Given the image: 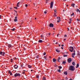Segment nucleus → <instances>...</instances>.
<instances>
[{"label":"nucleus","instance_id":"f257e3e1","mask_svg":"<svg viewBox=\"0 0 80 80\" xmlns=\"http://www.w3.org/2000/svg\"><path fill=\"white\" fill-rule=\"evenodd\" d=\"M69 70H71V71H74L75 68V67L73 66H71L69 68Z\"/></svg>","mask_w":80,"mask_h":80},{"label":"nucleus","instance_id":"f03ea898","mask_svg":"<svg viewBox=\"0 0 80 80\" xmlns=\"http://www.w3.org/2000/svg\"><path fill=\"white\" fill-rule=\"evenodd\" d=\"M70 48L69 51H70L71 52H72L73 50V48L72 47H70Z\"/></svg>","mask_w":80,"mask_h":80},{"label":"nucleus","instance_id":"7ed1b4c3","mask_svg":"<svg viewBox=\"0 0 80 80\" xmlns=\"http://www.w3.org/2000/svg\"><path fill=\"white\" fill-rule=\"evenodd\" d=\"M5 54V52H2V51L0 52V55H2L3 56H4Z\"/></svg>","mask_w":80,"mask_h":80},{"label":"nucleus","instance_id":"20e7f679","mask_svg":"<svg viewBox=\"0 0 80 80\" xmlns=\"http://www.w3.org/2000/svg\"><path fill=\"white\" fill-rule=\"evenodd\" d=\"M14 76L15 77H19L20 76V74L16 73L14 75Z\"/></svg>","mask_w":80,"mask_h":80},{"label":"nucleus","instance_id":"39448f33","mask_svg":"<svg viewBox=\"0 0 80 80\" xmlns=\"http://www.w3.org/2000/svg\"><path fill=\"white\" fill-rule=\"evenodd\" d=\"M53 1H52L51 3V5L50 7V8H53Z\"/></svg>","mask_w":80,"mask_h":80},{"label":"nucleus","instance_id":"423d86ee","mask_svg":"<svg viewBox=\"0 0 80 80\" xmlns=\"http://www.w3.org/2000/svg\"><path fill=\"white\" fill-rule=\"evenodd\" d=\"M68 63H70L72 62V58H69L68 60Z\"/></svg>","mask_w":80,"mask_h":80},{"label":"nucleus","instance_id":"0eeeda50","mask_svg":"<svg viewBox=\"0 0 80 80\" xmlns=\"http://www.w3.org/2000/svg\"><path fill=\"white\" fill-rule=\"evenodd\" d=\"M50 27H53V24L52 23H51L49 24Z\"/></svg>","mask_w":80,"mask_h":80},{"label":"nucleus","instance_id":"6e6552de","mask_svg":"<svg viewBox=\"0 0 80 80\" xmlns=\"http://www.w3.org/2000/svg\"><path fill=\"white\" fill-rule=\"evenodd\" d=\"M57 18L58 20L57 22L58 23L60 22V17H57Z\"/></svg>","mask_w":80,"mask_h":80},{"label":"nucleus","instance_id":"1a4fd4ad","mask_svg":"<svg viewBox=\"0 0 80 80\" xmlns=\"http://www.w3.org/2000/svg\"><path fill=\"white\" fill-rule=\"evenodd\" d=\"M14 68L15 69H17L18 68V66H17V65H16V64H15L14 65Z\"/></svg>","mask_w":80,"mask_h":80},{"label":"nucleus","instance_id":"9d476101","mask_svg":"<svg viewBox=\"0 0 80 80\" xmlns=\"http://www.w3.org/2000/svg\"><path fill=\"white\" fill-rule=\"evenodd\" d=\"M15 19H14V22H17V17H15Z\"/></svg>","mask_w":80,"mask_h":80},{"label":"nucleus","instance_id":"9b49d317","mask_svg":"<svg viewBox=\"0 0 80 80\" xmlns=\"http://www.w3.org/2000/svg\"><path fill=\"white\" fill-rule=\"evenodd\" d=\"M60 59H61L60 57H58V58L57 60L58 61V62H60Z\"/></svg>","mask_w":80,"mask_h":80},{"label":"nucleus","instance_id":"f8f14e48","mask_svg":"<svg viewBox=\"0 0 80 80\" xmlns=\"http://www.w3.org/2000/svg\"><path fill=\"white\" fill-rule=\"evenodd\" d=\"M56 52H58V53H59V52H60V50H59L58 49H56Z\"/></svg>","mask_w":80,"mask_h":80},{"label":"nucleus","instance_id":"ddd939ff","mask_svg":"<svg viewBox=\"0 0 80 80\" xmlns=\"http://www.w3.org/2000/svg\"><path fill=\"white\" fill-rule=\"evenodd\" d=\"M57 61V60L55 59V58H53V62H56Z\"/></svg>","mask_w":80,"mask_h":80},{"label":"nucleus","instance_id":"4468645a","mask_svg":"<svg viewBox=\"0 0 80 80\" xmlns=\"http://www.w3.org/2000/svg\"><path fill=\"white\" fill-rule=\"evenodd\" d=\"M38 42L39 43H42V42H43V41H42V40H40L38 41Z\"/></svg>","mask_w":80,"mask_h":80},{"label":"nucleus","instance_id":"2eb2a0df","mask_svg":"<svg viewBox=\"0 0 80 80\" xmlns=\"http://www.w3.org/2000/svg\"><path fill=\"white\" fill-rule=\"evenodd\" d=\"M78 67H79V64L78 63H77V67H76V68H77Z\"/></svg>","mask_w":80,"mask_h":80},{"label":"nucleus","instance_id":"dca6fc26","mask_svg":"<svg viewBox=\"0 0 80 80\" xmlns=\"http://www.w3.org/2000/svg\"><path fill=\"white\" fill-rule=\"evenodd\" d=\"M64 73L65 75H67V74H68V73H67V72H66V71L64 72Z\"/></svg>","mask_w":80,"mask_h":80},{"label":"nucleus","instance_id":"f3484780","mask_svg":"<svg viewBox=\"0 0 80 80\" xmlns=\"http://www.w3.org/2000/svg\"><path fill=\"white\" fill-rule=\"evenodd\" d=\"M28 67L29 68H32V66H31L30 65H28Z\"/></svg>","mask_w":80,"mask_h":80},{"label":"nucleus","instance_id":"a211bd4d","mask_svg":"<svg viewBox=\"0 0 80 80\" xmlns=\"http://www.w3.org/2000/svg\"><path fill=\"white\" fill-rule=\"evenodd\" d=\"M58 72H59V73L61 72V70L60 69H57Z\"/></svg>","mask_w":80,"mask_h":80},{"label":"nucleus","instance_id":"6ab92c4d","mask_svg":"<svg viewBox=\"0 0 80 80\" xmlns=\"http://www.w3.org/2000/svg\"><path fill=\"white\" fill-rule=\"evenodd\" d=\"M65 63H66L65 61H63L62 62V64H63V65H65Z\"/></svg>","mask_w":80,"mask_h":80},{"label":"nucleus","instance_id":"aec40b11","mask_svg":"<svg viewBox=\"0 0 80 80\" xmlns=\"http://www.w3.org/2000/svg\"><path fill=\"white\" fill-rule=\"evenodd\" d=\"M54 12H55V13H54V15H55H55H56V12H57V10H54Z\"/></svg>","mask_w":80,"mask_h":80},{"label":"nucleus","instance_id":"412c9836","mask_svg":"<svg viewBox=\"0 0 80 80\" xmlns=\"http://www.w3.org/2000/svg\"><path fill=\"white\" fill-rule=\"evenodd\" d=\"M72 6L74 7V6H75V4L72 3L71 5Z\"/></svg>","mask_w":80,"mask_h":80},{"label":"nucleus","instance_id":"4be33fe9","mask_svg":"<svg viewBox=\"0 0 80 80\" xmlns=\"http://www.w3.org/2000/svg\"><path fill=\"white\" fill-rule=\"evenodd\" d=\"M75 62H73L72 63V65L74 66V65H75Z\"/></svg>","mask_w":80,"mask_h":80},{"label":"nucleus","instance_id":"5701e85b","mask_svg":"<svg viewBox=\"0 0 80 80\" xmlns=\"http://www.w3.org/2000/svg\"><path fill=\"white\" fill-rule=\"evenodd\" d=\"M58 67L60 70V69H61V68H62V66H59Z\"/></svg>","mask_w":80,"mask_h":80},{"label":"nucleus","instance_id":"b1692460","mask_svg":"<svg viewBox=\"0 0 80 80\" xmlns=\"http://www.w3.org/2000/svg\"><path fill=\"white\" fill-rule=\"evenodd\" d=\"M44 58L45 60H47V57H46V56H44Z\"/></svg>","mask_w":80,"mask_h":80},{"label":"nucleus","instance_id":"393cba45","mask_svg":"<svg viewBox=\"0 0 80 80\" xmlns=\"http://www.w3.org/2000/svg\"><path fill=\"white\" fill-rule=\"evenodd\" d=\"M76 12H78V11H79V9L77 8L76 9Z\"/></svg>","mask_w":80,"mask_h":80},{"label":"nucleus","instance_id":"a878e982","mask_svg":"<svg viewBox=\"0 0 80 80\" xmlns=\"http://www.w3.org/2000/svg\"><path fill=\"white\" fill-rule=\"evenodd\" d=\"M43 80H46V78H45V77H43Z\"/></svg>","mask_w":80,"mask_h":80},{"label":"nucleus","instance_id":"bb28decb","mask_svg":"<svg viewBox=\"0 0 80 80\" xmlns=\"http://www.w3.org/2000/svg\"><path fill=\"white\" fill-rule=\"evenodd\" d=\"M11 62H13V59H11L10 60Z\"/></svg>","mask_w":80,"mask_h":80},{"label":"nucleus","instance_id":"cd10ccee","mask_svg":"<svg viewBox=\"0 0 80 80\" xmlns=\"http://www.w3.org/2000/svg\"><path fill=\"white\" fill-rule=\"evenodd\" d=\"M12 47L11 45L10 44L8 45V47H9V48H10V47Z\"/></svg>","mask_w":80,"mask_h":80},{"label":"nucleus","instance_id":"c85d7f7f","mask_svg":"<svg viewBox=\"0 0 80 80\" xmlns=\"http://www.w3.org/2000/svg\"><path fill=\"white\" fill-rule=\"evenodd\" d=\"M14 15L15 16H18V14L17 13H16V14H14Z\"/></svg>","mask_w":80,"mask_h":80},{"label":"nucleus","instance_id":"c756f323","mask_svg":"<svg viewBox=\"0 0 80 80\" xmlns=\"http://www.w3.org/2000/svg\"><path fill=\"white\" fill-rule=\"evenodd\" d=\"M72 55H74V56H75V53H72Z\"/></svg>","mask_w":80,"mask_h":80},{"label":"nucleus","instance_id":"7c9ffc66","mask_svg":"<svg viewBox=\"0 0 80 80\" xmlns=\"http://www.w3.org/2000/svg\"><path fill=\"white\" fill-rule=\"evenodd\" d=\"M25 6L26 7H27V6H28V5L27 4H25Z\"/></svg>","mask_w":80,"mask_h":80},{"label":"nucleus","instance_id":"2f4dec72","mask_svg":"<svg viewBox=\"0 0 80 80\" xmlns=\"http://www.w3.org/2000/svg\"><path fill=\"white\" fill-rule=\"evenodd\" d=\"M15 28H13V29H11V30H12L13 31H14V30H15Z\"/></svg>","mask_w":80,"mask_h":80},{"label":"nucleus","instance_id":"473e14b6","mask_svg":"<svg viewBox=\"0 0 80 80\" xmlns=\"http://www.w3.org/2000/svg\"><path fill=\"white\" fill-rule=\"evenodd\" d=\"M43 37H44V36H43V35H41V38H42Z\"/></svg>","mask_w":80,"mask_h":80},{"label":"nucleus","instance_id":"72a5a7b5","mask_svg":"<svg viewBox=\"0 0 80 80\" xmlns=\"http://www.w3.org/2000/svg\"><path fill=\"white\" fill-rule=\"evenodd\" d=\"M63 57H67V55H64Z\"/></svg>","mask_w":80,"mask_h":80},{"label":"nucleus","instance_id":"f704fd0d","mask_svg":"<svg viewBox=\"0 0 80 80\" xmlns=\"http://www.w3.org/2000/svg\"><path fill=\"white\" fill-rule=\"evenodd\" d=\"M36 77L38 78H39V76H38V75Z\"/></svg>","mask_w":80,"mask_h":80},{"label":"nucleus","instance_id":"c9c22d12","mask_svg":"<svg viewBox=\"0 0 80 80\" xmlns=\"http://www.w3.org/2000/svg\"><path fill=\"white\" fill-rule=\"evenodd\" d=\"M74 15V13H72V14H71V16H73V15Z\"/></svg>","mask_w":80,"mask_h":80},{"label":"nucleus","instance_id":"e433bc0d","mask_svg":"<svg viewBox=\"0 0 80 80\" xmlns=\"http://www.w3.org/2000/svg\"><path fill=\"white\" fill-rule=\"evenodd\" d=\"M44 13H45V14H46V13H47V12L46 11H44Z\"/></svg>","mask_w":80,"mask_h":80},{"label":"nucleus","instance_id":"4c0bfd02","mask_svg":"<svg viewBox=\"0 0 80 80\" xmlns=\"http://www.w3.org/2000/svg\"><path fill=\"white\" fill-rule=\"evenodd\" d=\"M46 55V52H44L43 53V55Z\"/></svg>","mask_w":80,"mask_h":80},{"label":"nucleus","instance_id":"58836bf2","mask_svg":"<svg viewBox=\"0 0 80 80\" xmlns=\"http://www.w3.org/2000/svg\"><path fill=\"white\" fill-rule=\"evenodd\" d=\"M67 35H66V34H65V35H64V37H67Z\"/></svg>","mask_w":80,"mask_h":80},{"label":"nucleus","instance_id":"ea45409f","mask_svg":"<svg viewBox=\"0 0 80 80\" xmlns=\"http://www.w3.org/2000/svg\"><path fill=\"white\" fill-rule=\"evenodd\" d=\"M8 73H11V71H9V72H8Z\"/></svg>","mask_w":80,"mask_h":80},{"label":"nucleus","instance_id":"a19ab883","mask_svg":"<svg viewBox=\"0 0 80 80\" xmlns=\"http://www.w3.org/2000/svg\"><path fill=\"white\" fill-rule=\"evenodd\" d=\"M14 8H15L16 9H17V7H14Z\"/></svg>","mask_w":80,"mask_h":80},{"label":"nucleus","instance_id":"79ce46f5","mask_svg":"<svg viewBox=\"0 0 80 80\" xmlns=\"http://www.w3.org/2000/svg\"><path fill=\"white\" fill-rule=\"evenodd\" d=\"M38 57H38V56H37V57H36V58H38Z\"/></svg>","mask_w":80,"mask_h":80},{"label":"nucleus","instance_id":"37998d69","mask_svg":"<svg viewBox=\"0 0 80 80\" xmlns=\"http://www.w3.org/2000/svg\"><path fill=\"white\" fill-rule=\"evenodd\" d=\"M72 57L74 58V56L73 55H72Z\"/></svg>","mask_w":80,"mask_h":80},{"label":"nucleus","instance_id":"c03bdc74","mask_svg":"<svg viewBox=\"0 0 80 80\" xmlns=\"http://www.w3.org/2000/svg\"><path fill=\"white\" fill-rule=\"evenodd\" d=\"M20 3V2H19L18 3H17V5H18Z\"/></svg>","mask_w":80,"mask_h":80},{"label":"nucleus","instance_id":"a18cd8bd","mask_svg":"<svg viewBox=\"0 0 80 80\" xmlns=\"http://www.w3.org/2000/svg\"><path fill=\"white\" fill-rule=\"evenodd\" d=\"M77 21H80V20H79L78 19H77Z\"/></svg>","mask_w":80,"mask_h":80},{"label":"nucleus","instance_id":"49530a36","mask_svg":"<svg viewBox=\"0 0 80 80\" xmlns=\"http://www.w3.org/2000/svg\"><path fill=\"white\" fill-rule=\"evenodd\" d=\"M10 73L11 75H12V72Z\"/></svg>","mask_w":80,"mask_h":80},{"label":"nucleus","instance_id":"de8ad7c7","mask_svg":"<svg viewBox=\"0 0 80 80\" xmlns=\"http://www.w3.org/2000/svg\"><path fill=\"white\" fill-rule=\"evenodd\" d=\"M58 35H59V34H58L57 35V37H58Z\"/></svg>","mask_w":80,"mask_h":80},{"label":"nucleus","instance_id":"09e8293b","mask_svg":"<svg viewBox=\"0 0 80 80\" xmlns=\"http://www.w3.org/2000/svg\"><path fill=\"white\" fill-rule=\"evenodd\" d=\"M72 18L70 19V20L71 21H72Z\"/></svg>","mask_w":80,"mask_h":80},{"label":"nucleus","instance_id":"8fccbe9b","mask_svg":"<svg viewBox=\"0 0 80 80\" xmlns=\"http://www.w3.org/2000/svg\"><path fill=\"white\" fill-rule=\"evenodd\" d=\"M17 7H19L18 5V4L17 5Z\"/></svg>","mask_w":80,"mask_h":80},{"label":"nucleus","instance_id":"3c124183","mask_svg":"<svg viewBox=\"0 0 80 80\" xmlns=\"http://www.w3.org/2000/svg\"><path fill=\"white\" fill-rule=\"evenodd\" d=\"M69 23H71V21H69Z\"/></svg>","mask_w":80,"mask_h":80},{"label":"nucleus","instance_id":"603ef678","mask_svg":"<svg viewBox=\"0 0 80 80\" xmlns=\"http://www.w3.org/2000/svg\"><path fill=\"white\" fill-rule=\"evenodd\" d=\"M21 67H23V65H21Z\"/></svg>","mask_w":80,"mask_h":80},{"label":"nucleus","instance_id":"864d4df0","mask_svg":"<svg viewBox=\"0 0 80 80\" xmlns=\"http://www.w3.org/2000/svg\"><path fill=\"white\" fill-rule=\"evenodd\" d=\"M62 47H63L64 46V45L63 44H62Z\"/></svg>","mask_w":80,"mask_h":80},{"label":"nucleus","instance_id":"5fc2aeb1","mask_svg":"<svg viewBox=\"0 0 80 80\" xmlns=\"http://www.w3.org/2000/svg\"><path fill=\"white\" fill-rule=\"evenodd\" d=\"M53 41L54 42H55V40H53Z\"/></svg>","mask_w":80,"mask_h":80},{"label":"nucleus","instance_id":"6e6d98bb","mask_svg":"<svg viewBox=\"0 0 80 80\" xmlns=\"http://www.w3.org/2000/svg\"><path fill=\"white\" fill-rule=\"evenodd\" d=\"M14 12H17V11H16L15 10H14Z\"/></svg>","mask_w":80,"mask_h":80},{"label":"nucleus","instance_id":"4d7b16f0","mask_svg":"<svg viewBox=\"0 0 80 80\" xmlns=\"http://www.w3.org/2000/svg\"><path fill=\"white\" fill-rule=\"evenodd\" d=\"M61 48H62V49H63V47H61Z\"/></svg>","mask_w":80,"mask_h":80},{"label":"nucleus","instance_id":"13d9d810","mask_svg":"<svg viewBox=\"0 0 80 80\" xmlns=\"http://www.w3.org/2000/svg\"><path fill=\"white\" fill-rule=\"evenodd\" d=\"M73 52H74V53H75V51L74 50Z\"/></svg>","mask_w":80,"mask_h":80},{"label":"nucleus","instance_id":"bf43d9fd","mask_svg":"<svg viewBox=\"0 0 80 80\" xmlns=\"http://www.w3.org/2000/svg\"><path fill=\"white\" fill-rule=\"evenodd\" d=\"M70 80H73V79H72L71 78H70Z\"/></svg>","mask_w":80,"mask_h":80},{"label":"nucleus","instance_id":"052dcab7","mask_svg":"<svg viewBox=\"0 0 80 80\" xmlns=\"http://www.w3.org/2000/svg\"><path fill=\"white\" fill-rule=\"evenodd\" d=\"M48 35H50V33H49L48 34Z\"/></svg>","mask_w":80,"mask_h":80},{"label":"nucleus","instance_id":"680f3d73","mask_svg":"<svg viewBox=\"0 0 80 80\" xmlns=\"http://www.w3.org/2000/svg\"><path fill=\"white\" fill-rule=\"evenodd\" d=\"M24 50H26V49H25V48H24Z\"/></svg>","mask_w":80,"mask_h":80},{"label":"nucleus","instance_id":"e2e57ef3","mask_svg":"<svg viewBox=\"0 0 80 80\" xmlns=\"http://www.w3.org/2000/svg\"><path fill=\"white\" fill-rule=\"evenodd\" d=\"M10 9H12V8H10Z\"/></svg>","mask_w":80,"mask_h":80},{"label":"nucleus","instance_id":"0e129e2a","mask_svg":"<svg viewBox=\"0 0 80 80\" xmlns=\"http://www.w3.org/2000/svg\"><path fill=\"white\" fill-rule=\"evenodd\" d=\"M53 30H55V28H53Z\"/></svg>","mask_w":80,"mask_h":80},{"label":"nucleus","instance_id":"69168bd1","mask_svg":"<svg viewBox=\"0 0 80 80\" xmlns=\"http://www.w3.org/2000/svg\"><path fill=\"white\" fill-rule=\"evenodd\" d=\"M64 40L65 41V40H66V39H64Z\"/></svg>","mask_w":80,"mask_h":80},{"label":"nucleus","instance_id":"338daca9","mask_svg":"<svg viewBox=\"0 0 80 80\" xmlns=\"http://www.w3.org/2000/svg\"><path fill=\"white\" fill-rule=\"evenodd\" d=\"M56 44H58V42H56Z\"/></svg>","mask_w":80,"mask_h":80},{"label":"nucleus","instance_id":"774afa93","mask_svg":"<svg viewBox=\"0 0 80 80\" xmlns=\"http://www.w3.org/2000/svg\"><path fill=\"white\" fill-rule=\"evenodd\" d=\"M22 73L24 74V73H25V72H23Z\"/></svg>","mask_w":80,"mask_h":80}]
</instances>
